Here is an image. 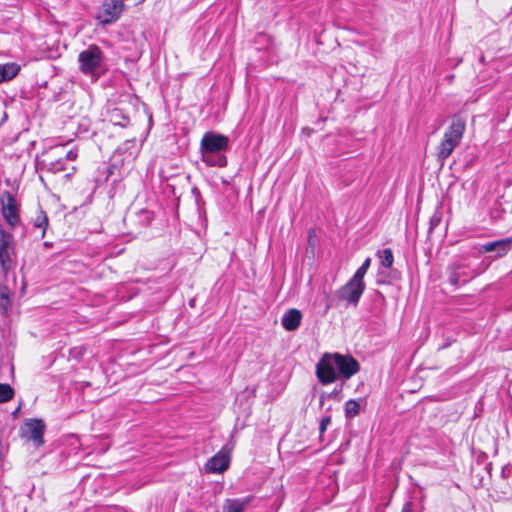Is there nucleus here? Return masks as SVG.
Returning a JSON list of instances; mask_svg holds the SVG:
<instances>
[{"instance_id":"nucleus-1","label":"nucleus","mask_w":512,"mask_h":512,"mask_svg":"<svg viewBox=\"0 0 512 512\" xmlns=\"http://www.w3.org/2000/svg\"><path fill=\"white\" fill-rule=\"evenodd\" d=\"M360 365L351 355L340 353H326L316 365V375L323 385L330 384L337 379V372L340 378L350 379L358 373Z\"/></svg>"},{"instance_id":"nucleus-2","label":"nucleus","mask_w":512,"mask_h":512,"mask_svg":"<svg viewBox=\"0 0 512 512\" xmlns=\"http://www.w3.org/2000/svg\"><path fill=\"white\" fill-rule=\"evenodd\" d=\"M228 142V138L222 134L205 133L200 145L202 160L210 166L224 167L227 164L226 157L224 155L214 156V154L226 150Z\"/></svg>"},{"instance_id":"nucleus-3","label":"nucleus","mask_w":512,"mask_h":512,"mask_svg":"<svg viewBox=\"0 0 512 512\" xmlns=\"http://www.w3.org/2000/svg\"><path fill=\"white\" fill-rule=\"evenodd\" d=\"M466 129L465 120L454 116L446 128L440 143L437 146V159L442 163L452 154L460 144Z\"/></svg>"},{"instance_id":"nucleus-4","label":"nucleus","mask_w":512,"mask_h":512,"mask_svg":"<svg viewBox=\"0 0 512 512\" xmlns=\"http://www.w3.org/2000/svg\"><path fill=\"white\" fill-rule=\"evenodd\" d=\"M103 58V52L97 45H89L78 55L80 71L87 75H93L101 67Z\"/></svg>"},{"instance_id":"nucleus-5","label":"nucleus","mask_w":512,"mask_h":512,"mask_svg":"<svg viewBox=\"0 0 512 512\" xmlns=\"http://www.w3.org/2000/svg\"><path fill=\"white\" fill-rule=\"evenodd\" d=\"M14 241L13 236L0 230V266L4 274L14 268Z\"/></svg>"},{"instance_id":"nucleus-6","label":"nucleus","mask_w":512,"mask_h":512,"mask_svg":"<svg viewBox=\"0 0 512 512\" xmlns=\"http://www.w3.org/2000/svg\"><path fill=\"white\" fill-rule=\"evenodd\" d=\"M124 3L122 0H104L98 14L97 19L101 24H111L118 20Z\"/></svg>"},{"instance_id":"nucleus-7","label":"nucleus","mask_w":512,"mask_h":512,"mask_svg":"<svg viewBox=\"0 0 512 512\" xmlns=\"http://www.w3.org/2000/svg\"><path fill=\"white\" fill-rule=\"evenodd\" d=\"M45 423L41 419H27L22 428V434L33 441L36 448L44 444Z\"/></svg>"},{"instance_id":"nucleus-8","label":"nucleus","mask_w":512,"mask_h":512,"mask_svg":"<svg viewBox=\"0 0 512 512\" xmlns=\"http://www.w3.org/2000/svg\"><path fill=\"white\" fill-rule=\"evenodd\" d=\"M449 282L458 287L469 282L475 277V273L464 263L455 262L448 266Z\"/></svg>"},{"instance_id":"nucleus-9","label":"nucleus","mask_w":512,"mask_h":512,"mask_svg":"<svg viewBox=\"0 0 512 512\" xmlns=\"http://www.w3.org/2000/svg\"><path fill=\"white\" fill-rule=\"evenodd\" d=\"M365 290V284H360L349 280L345 285L337 290L336 295L340 300L356 306Z\"/></svg>"},{"instance_id":"nucleus-10","label":"nucleus","mask_w":512,"mask_h":512,"mask_svg":"<svg viewBox=\"0 0 512 512\" xmlns=\"http://www.w3.org/2000/svg\"><path fill=\"white\" fill-rule=\"evenodd\" d=\"M229 463V455L221 450L207 461L205 469L211 473H222L228 469Z\"/></svg>"},{"instance_id":"nucleus-11","label":"nucleus","mask_w":512,"mask_h":512,"mask_svg":"<svg viewBox=\"0 0 512 512\" xmlns=\"http://www.w3.org/2000/svg\"><path fill=\"white\" fill-rule=\"evenodd\" d=\"M512 239L505 238L480 245V253L496 252L498 257H502L511 249Z\"/></svg>"},{"instance_id":"nucleus-12","label":"nucleus","mask_w":512,"mask_h":512,"mask_svg":"<svg viewBox=\"0 0 512 512\" xmlns=\"http://www.w3.org/2000/svg\"><path fill=\"white\" fill-rule=\"evenodd\" d=\"M302 313L300 310L292 308L284 313L281 324L286 331H295L300 326Z\"/></svg>"},{"instance_id":"nucleus-13","label":"nucleus","mask_w":512,"mask_h":512,"mask_svg":"<svg viewBox=\"0 0 512 512\" xmlns=\"http://www.w3.org/2000/svg\"><path fill=\"white\" fill-rule=\"evenodd\" d=\"M251 501V496L241 499H226L223 504V512H244Z\"/></svg>"},{"instance_id":"nucleus-14","label":"nucleus","mask_w":512,"mask_h":512,"mask_svg":"<svg viewBox=\"0 0 512 512\" xmlns=\"http://www.w3.org/2000/svg\"><path fill=\"white\" fill-rule=\"evenodd\" d=\"M2 214L10 226L14 227L18 223L17 205L12 197H9L7 203L3 206Z\"/></svg>"},{"instance_id":"nucleus-15","label":"nucleus","mask_w":512,"mask_h":512,"mask_svg":"<svg viewBox=\"0 0 512 512\" xmlns=\"http://www.w3.org/2000/svg\"><path fill=\"white\" fill-rule=\"evenodd\" d=\"M20 70V67L15 63H7L0 65V82L14 78Z\"/></svg>"},{"instance_id":"nucleus-16","label":"nucleus","mask_w":512,"mask_h":512,"mask_svg":"<svg viewBox=\"0 0 512 512\" xmlns=\"http://www.w3.org/2000/svg\"><path fill=\"white\" fill-rule=\"evenodd\" d=\"M10 289L5 285H0V313L6 314L10 305H11V299H10Z\"/></svg>"},{"instance_id":"nucleus-17","label":"nucleus","mask_w":512,"mask_h":512,"mask_svg":"<svg viewBox=\"0 0 512 512\" xmlns=\"http://www.w3.org/2000/svg\"><path fill=\"white\" fill-rule=\"evenodd\" d=\"M378 257L381 259V266L384 268H390L393 265L394 257L390 248L378 251Z\"/></svg>"},{"instance_id":"nucleus-18","label":"nucleus","mask_w":512,"mask_h":512,"mask_svg":"<svg viewBox=\"0 0 512 512\" xmlns=\"http://www.w3.org/2000/svg\"><path fill=\"white\" fill-rule=\"evenodd\" d=\"M359 412H360V405L357 401L351 399L345 403L346 417L353 418V417L357 416L359 414Z\"/></svg>"},{"instance_id":"nucleus-19","label":"nucleus","mask_w":512,"mask_h":512,"mask_svg":"<svg viewBox=\"0 0 512 512\" xmlns=\"http://www.w3.org/2000/svg\"><path fill=\"white\" fill-rule=\"evenodd\" d=\"M14 396V390L9 384L0 383V403L11 400Z\"/></svg>"},{"instance_id":"nucleus-20","label":"nucleus","mask_w":512,"mask_h":512,"mask_svg":"<svg viewBox=\"0 0 512 512\" xmlns=\"http://www.w3.org/2000/svg\"><path fill=\"white\" fill-rule=\"evenodd\" d=\"M34 225L35 227L41 229V237L43 238L45 235V230L48 226V218L44 212L41 211L39 215L36 216Z\"/></svg>"},{"instance_id":"nucleus-21","label":"nucleus","mask_w":512,"mask_h":512,"mask_svg":"<svg viewBox=\"0 0 512 512\" xmlns=\"http://www.w3.org/2000/svg\"><path fill=\"white\" fill-rule=\"evenodd\" d=\"M367 271L368 270L360 266L350 280L360 284H365L363 279Z\"/></svg>"},{"instance_id":"nucleus-22","label":"nucleus","mask_w":512,"mask_h":512,"mask_svg":"<svg viewBox=\"0 0 512 512\" xmlns=\"http://www.w3.org/2000/svg\"><path fill=\"white\" fill-rule=\"evenodd\" d=\"M367 271L368 270L360 266L350 280L360 284H365L363 279Z\"/></svg>"},{"instance_id":"nucleus-23","label":"nucleus","mask_w":512,"mask_h":512,"mask_svg":"<svg viewBox=\"0 0 512 512\" xmlns=\"http://www.w3.org/2000/svg\"><path fill=\"white\" fill-rule=\"evenodd\" d=\"M330 424H331V417L330 416H325V417H323L321 419L320 426H319L320 435H322L327 430V427Z\"/></svg>"},{"instance_id":"nucleus-24","label":"nucleus","mask_w":512,"mask_h":512,"mask_svg":"<svg viewBox=\"0 0 512 512\" xmlns=\"http://www.w3.org/2000/svg\"><path fill=\"white\" fill-rule=\"evenodd\" d=\"M50 169L53 170V171H63L64 170V166L62 164V160L59 159L56 162H51L50 163Z\"/></svg>"},{"instance_id":"nucleus-25","label":"nucleus","mask_w":512,"mask_h":512,"mask_svg":"<svg viewBox=\"0 0 512 512\" xmlns=\"http://www.w3.org/2000/svg\"><path fill=\"white\" fill-rule=\"evenodd\" d=\"M78 153L76 150H70L66 153L65 158L70 161L76 160Z\"/></svg>"},{"instance_id":"nucleus-26","label":"nucleus","mask_w":512,"mask_h":512,"mask_svg":"<svg viewBox=\"0 0 512 512\" xmlns=\"http://www.w3.org/2000/svg\"><path fill=\"white\" fill-rule=\"evenodd\" d=\"M440 222V217L437 216V215H434L431 219H430V231L432 228H434L436 225H438Z\"/></svg>"},{"instance_id":"nucleus-27","label":"nucleus","mask_w":512,"mask_h":512,"mask_svg":"<svg viewBox=\"0 0 512 512\" xmlns=\"http://www.w3.org/2000/svg\"><path fill=\"white\" fill-rule=\"evenodd\" d=\"M401 512H413V503L411 501L406 502L403 505Z\"/></svg>"},{"instance_id":"nucleus-28","label":"nucleus","mask_w":512,"mask_h":512,"mask_svg":"<svg viewBox=\"0 0 512 512\" xmlns=\"http://www.w3.org/2000/svg\"><path fill=\"white\" fill-rule=\"evenodd\" d=\"M371 264V259L368 257L365 259V261L362 263L361 267L365 268L366 270L369 269Z\"/></svg>"},{"instance_id":"nucleus-29","label":"nucleus","mask_w":512,"mask_h":512,"mask_svg":"<svg viewBox=\"0 0 512 512\" xmlns=\"http://www.w3.org/2000/svg\"><path fill=\"white\" fill-rule=\"evenodd\" d=\"M145 215V219L150 222L152 220V214L149 211H143L142 212Z\"/></svg>"},{"instance_id":"nucleus-30","label":"nucleus","mask_w":512,"mask_h":512,"mask_svg":"<svg viewBox=\"0 0 512 512\" xmlns=\"http://www.w3.org/2000/svg\"><path fill=\"white\" fill-rule=\"evenodd\" d=\"M124 120H125L124 123H119V124L122 125V126H126L128 124V122H129V119L127 117H124Z\"/></svg>"},{"instance_id":"nucleus-31","label":"nucleus","mask_w":512,"mask_h":512,"mask_svg":"<svg viewBox=\"0 0 512 512\" xmlns=\"http://www.w3.org/2000/svg\"><path fill=\"white\" fill-rule=\"evenodd\" d=\"M144 1H145V0H138V2H139V3H142V2H144Z\"/></svg>"}]
</instances>
